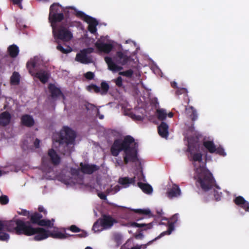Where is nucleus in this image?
Listing matches in <instances>:
<instances>
[{
    "instance_id": "nucleus-46",
    "label": "nucleus",
    "mask_w": 249,
    "mask_h": 249,
    "mask_svg": "<svg viewBox=\"0 0 249 249\" xmlns=\"http://www.w3.org/2000/svg\"><path fill=\"white\" fill-rule=\"evenodd\" d=\"M215 153L223 157L226 155V153L225 152L224 148L220 146L217 148L216 147Z\"/></svg>"
},
{
    "instance_id": "nucleus-39",
    "label": "nucleus",
    "mask_w": 249,
    "mask_h": 249,
    "mask_svg": "<svg viewBox=\"0 0 249 249\" xmlns=\"http://www.w3.org/2000/svg\"><path fill=\"white\" fill-rule=\"evenodd\" d=\"M135 213L140 214L148 215L149 217L153 216L151 214V211L149 209H134L133 210Z\"/></svg>"
},
{
    "instance_id": "nucleus-40",
    "label": "nucleus",
    "mask_w": 249,
    "mask_h": 249,
    "mask_svg": "<svg viewBox=\"0 0 249 249\" xmlns=\"http://www.w3.org/2000/svg\"><path fill=\"white\" fill-rule=\"evenodd\" d=\"M104 229L99 219L94 223L92 226V230L95 232L101 231Z\"/></svg>"
},
{
    "instance_id": "nucleus-18",
    "label": "nucleus",
    "mask_w": 249,
    "mask_h": 249,
    "mask_svg": "<svg viewBox=\"0 0 249 249\" xmlns=\"http://www.w3.org/2000/svg\"><path fill=\"white\" fill-rule=\"evenodd\" d=\"M33 76L37 78L42 83L45 84L48 81L50 74L46 71L40 70L35 73Z\"/></svg>"
},
{
    "instance_id": "nucleus-44",
    "label": "nucleus",
    "mask_w": 249,
    "mask_h": 249,
    "mask_svg": "<svg viewBox=\"0 0 249 249\" xmlns=\"http://www.w3.org/2000/svg\"><path fill=\"white\" fill-rule=\"evenodd\" d=\"M119 74L120 75L126 76L128 78H130L132 76L133 74V70L130 69L125 71H120L119 72Z\"/></svg>"
},
{
    "instance_id": "nucleus-22",
    "label": "nucleus",
    "mask_w": 249,
    "mask_h": 249,
    "mask_svg": "<svg viewBox=\"0 0 249 249\" xmlns=\"http://www.w3.org/2000/svg\"><path fill=\"white\" fill-rule=\"evenodd\" d=\"M75 60L82 64H88L91 62L90 58L82 50L76 54Z\"/></svg>"
},
{
    "instance_id": "nucleus-6",
    "label": "nucleus",
    "mask_w": 249,
    "mask_h": 249,
    "mask_svg": "<svg viewBox=\"0 0 249 249\" xmlns=\"http://www.w3.org/2000/svg\"><path fill=\"white\" fill-rule=\"evenodd\" d=\"M64 18L62 7L58 3H54L50 7L49 21L51 24L62 21Z\"/></svg>"
},
{
    "instance_id": "nucleus-17",
    "label": "nucleus",
    "mask_w": 249,
    "mask_h": 249,
    "mask_svg": "<svg viewBox=\"0 0 249 249\" xmlns=\"http://www.w3.org/2000/svg\"><path fill=\"white\" fill-rule=\"evenodd\" d=\"M233 201L236 205L242 208L246 212H249V202L246 201L243 196L236 197Z\"/></svg>"
},
{
    "instance_id": "nucleus-19",
    "label": "nucleus",
    "mask_w": 249,
    "mask_h": 249,
    "mask_svg": "<svg viewBox=\"0 0 249 249\" xmlns=\"http://www.w3.org/2000/svg\"><path fill=\"white\" fill-rule=\"evenodd\" d=\"M105 61L107 64L108 69L112 71H118L123 69L122 67L119 66L115 64L110 57H105Z\"/></svg>"
},
{
    "instance_id": "nucleus-13",
    "label": "nucleus",
    "mask_w": 249,
    "mask_h": 249,
    "mask_svg": "<svg viewBox=\"0 0 249 249\" xmlns=\"http://www.w3.org/2000/svg\"><path fill=\"white\" fill-rule=\"evenodd\" d=\"M80 171L84 174L91 175L99 169V167L95 164H89L81 162Z\"/></svg>"
},
{
    "instance_id": "nucleus-38",
    "label": "nucleus",
    "mask_w": 249,
    "mask_h": 249,
    "mask_svg": "<svg viewBox=\"0 0 249 249\" xmlns=\"http://www.w3.org/2000/svg\"><path fill=\"white\" fill-rule=\"evenodd\" d=\"M109 89V85L105 81H103L101 83L100 94L102 95H106Z\"/></svg>"
},
{
    "instance_id": "nucleus-16",
    "label": "nucleus",
    "mask_w": 249,
    "mask_h": 249,
    "mask_svg": "<svg viewBox=\"0 0 249 249\" xmlns=\"http://www.w3.org/2000/svg\"><path fill=\"white\" fill-rule=\"evenodd\" d=\"M181 191L179 186L176 184H173L172 188L169 189L166 193L167 196L170 199L177 197L180 195Z\"/></svg>"
},
{
    "instance_id": "nucleus-7",
    "label": "nucleus",
    "mask_w": 249,
    "mask_h": 249,
    "mask_svg": "<svg viewBox=\"0 0 249 249\" xmlns=\"http://www.w3.org/2000/svg\"><path fill=\"white\" fill-rule=\"evenodd\" d=\"M132 144H133L132 146L129 145L124 151V161L125 164L129 162H136L139 161L138 143L134 141Z\"/></svg>"
},
{
    "instance_id": "nucleus-55",
    "label": "nucleus",
    "mask_w": 249,
    "mask_h": 249,
    "mask_svg": "<svg viewBox=\"0 0 249 249\" xmlns=\"http://www.w3.org/2000/svg\"><path fill=\"white\" fill-rule=\"evenodd\" d=\"M132 118L134 120L142 121L143 120V117L141 115L133 114L132 115Z\"/></svg>"
},
{
    "instance_id": "nucleus-61",
    "label": "nucleus",
    "mask_w": 249,
    "mask_h": 249,
    "mask_svg": "<svg viewBox=\"0 0 249 249\" xmlns=\"http://www.w3.org/2000/svg\"><path fill=\"white\" fill-rule=\"evenodd\" d=\"M18 213L19 214L24 216H28L29 214V212L26 210H22L21 212H18Z\"/></svg>"
},
{
    "instance_id": "nucleus-4",
    "label": "nucleus",
    "mask_w": 249,
    "mask_h": 249,
    "mask_svg": "<svg viewBox=\"0 0 249 249\" xmlns=\"http://www.w3.org/2000/svg\"><path fill=\"white\" fill-rule=\"evenodd\" d=\"M134 142V139L130 135L126 136L123 140L117 139L114 140L110 147V152L113 156L117 157L122 151H124L129 145Z\"/></svg>"
},
{
    "instance_id": "nucleus-63",
    "label": "nucleus",
    "mask_w": 249,
    "mask_h": 249,
    "mask_svg": "<svg viewBox=\"0 0 249 249\" xmlns=\"http://www.w3.org/2000/svg\"><path fill=\"white\" fill-rule=\"evenodd\" d=\"M98 196L102 199L105 200L107 199V196L103 193L98 194Z\"/></svg>"
},
{
    "instance_id": "nucleus-24",
    "label": "nucleus",
    "mask_w": 249,
    "mask_h": 249,
    "mask_svg": "<svg viewBox=\"0 0 249 249\" xmlns=\"http://www.w3.org/2000/svg\"><path fill=\"white\" fill-rule=\"evenodd\" d=\"M21 122L23 125L27 127H32L35 124L33 117L28 114L22 116L21 118Z\"/></svg>"
},
{
    "instance_id": "nucleus-14",
    "label": "nucleus",
    "mask_w": 249,
    "mask_h": 249,
    "mask_svg": "<svg viewBox=\"0 0 249 249\" xmlns=\"http://www.w3.org/2000/svg\"><path fill=\"white\" fill-rule=\"evenodd\" d=\"M95 46L99 52L106 53H108L113 48L112 44L102 42L100 40L96 41L95 43Z\"/></svg>"
},
{
    "instance_id": "nucleus-33",
    "label": "nucleus",
    "mask_w": 249,
    "mask_h": 249,
    "mask_svg": "<svg viewBox=\"0 0 249 249\" xmlns=\"http://www.w3.org/2000/svg\"><path fill=\"white\" fill-rule=\"evenodd\" d=\"M43 217L42 214L41 213L35 212L30 215V222L33 224H37L39 223L40 220Z\"/></svg>"
},
{
    "instance_id": "nucleus-8",
    "label": "nucleus",
    "mask_w": 249,
    "mask_h": 249,
    "mask_svg": "<svg viewBox=\"0 0 249 249\" xmlns=\"http://www.w3.org/2000/svg\"><path fill=\"white\" fill-rule=\"evenodd\" d=\"M61 161L60 156L57 154L56 152L53 149L48 150L47 156H43L42 158V165L43 167L46 166L49 167V170L51 169L49 166L50 163L53 165H58Z\"/></svg>"
},
{
    "instance_id": "nucleus-30",
    "label": "nucleus",
    "mask_w": 249,
    "mask_h": 249,
    "mask_svg": "<svg viewBox=\"0 0 249 249\" xmlns=\"http://www.w3.org/2000/svg\"><path fill=\"white\" fill-rule=\"evenodd\" d=\"M203 145L210 153H215L216 146L213 141H204L203 143Z\"/></svg>"
},
{
    "instance_id": "nucleus-11",
    "label": "nucleus",
    "mask_w": 249,
    "mask_h": 249,
    "mask_svg": "<svg viewBox=\"0 0 249 249\" xmlns=\"http://www.w3.org/2000/svg\"><path fill=\"white\" fill-rule=\"evenodd\" d=\"M178 220V214L176 213L173 215L172 217L170 219V221L167 220V228L168 229L166 231H163L161 232L160 235H159L158 237L155 238L153 240L150 241L148 244H149L150 243H152L153 241L156 240L157 239H158L160 238V237L163 236L165 235L166 234H170L172 232V231L174 230V224L177 222Z\"/></svg>"
},
{
    "instance_id": "nucleus-57",
    "label": "nucleus",
    "mask_w": 249,
    "mask_h": 249,
    "mask_svg": "<svg viewBox=\"0 0 249 249\" xmlns=\"http://www.w3.org/2000/svg\"><path fill=\"white\" fill-rule=\"evenodd\" d=\"M85 106L87 110L92 109L95 107V106L89 103H86L85 105Z\"/></svg>"
},
{
    "instance_id": "nucleus-25",
    "label": "nucleus",
    "mask_w": 249,
    "mask_h": 249,
    "mask_svg": "<svg viewBox=\"0 0 249 249\" xmlns=\"http://www.w3.org/2000/svg\"><path fill=\"white\" fill-rule=\"evenodd\" d=\"M86 22L89 24L88 30L91 34H95L97 32L96 26L98 24V21L91 17Z\"/></svg>"
},
{
    "instance_id": "nucleus-53",
    "label": "nucleus",
    "mask_w": 249,
    "mask_h": 249,
    "mask_svg": "<svg viewBox=\"0 0 249 249\" xmlns=\"http://www.w3.org/2000/svg\"><path fill=\"white\" fill-rule=\"evenodd\" d=\"M80 171V168L79 169L76 168H71V173L73 176H78L79 174V172Z\"/></svg>"
},
{
    "instance_id": "nucleus-27",
    "label": "nucleus",
    "mask_w": 249,
    "mask_h": 249,
    "mask_svg": "<svg viewBox=\"0 0 249 249\" xmlns=\"http://www.w3.org/2000/svg\"><path fill=\"white\" fill-rule=\"evenodd\" d=\"M49 237H51L55 239H65L69 237H70L71 235L66 233H62L60 231H50L49 233Z\"/></svg>"
},
{
    "instance_id": "nucleus-49",
    "label": "nucleus",
    "mask_w": 249,
    "mask_h": 249,
    "mask_svg": "<svg viewBox=\"0 0 249 249\" xmlns=\"http://www.w3.org/2000/svg\"><path fill=\"white\" fill-rule=\"evenodd\" d=\"M213 196L216 201H219L222 196V193L219 192L217 190H214Z\"/></svg>"
},
{
    "instance_id": "nucleus-45",
    "label": "nucleus",
    "mask_w": 249,
    "mask_h": 249,
    "mask_svg": "<svg viewBox=\"0 0 249 249\" xmlns=\"http://www.w3.org/2000/svg\"><path fill=\"white\" fill-rule=\"evenodd\" d=\"M188 91L186 88H178L176 91V94L177 95L184 94L187 96Z\"/></svg>"
},
{
    "instance_id": "nucleus-26",
    "label": "nucleus",
    "mask_w": 249,
    "mask_h": 249,
    "mask_svg": "<svg viewBox=\"0 0 249 249\" xmlns=\"http://www.w3.org/2000/svg\"><path fill=\"white\" fill-rule=\"evenodd\" d=\"M185 111L186 114L192 121H195L197 119L196 110L193 107H186Z\"/></svg>"
},
{
    "instance_id": "nucleus-37",
    "label": "nucleus",
    "mask_w": 249,
    "mask_h": 249,
    "mask_svg": "<svg viewBox=\"0 0 249 249\" xmlns=\"http://www.w3.org/2000/svg\"><path fill=\"white\" fill-rule=\"evenodd\" d=\"M54 221V220L53 219H52L51 220L41 219L37 225L40 226H46L51 228L53 225V224L52 223V221L53 222Z\"/></svg>"
},
{
    "instance_id": "nucleus-9",
    "label": "nucleus",
    "mask_w": 249,
    "mask_h": 249,
    "mask_svg": "<svg viewBox=\"0 0 249 249\" xmlns=\"http://www.w3.org/2000/svg\"><path fill=\"white\" fill-rule=\"evenodd\" d=\"M21 219H16L10 221L0 220V231L4 230L18 235V225L21 223Z\"/></svg>"
},
{
    "instance_id": "nucleus-59",
    "label": "nucleus",
    "mask_w": 249,
    "mask_h": 249,
    "mask_svg": "<svg viewBox=\"0 0 249 249\" xmlns=\"http://www.w3.org/2000/svg\"><path fill=\"white\" fill-rule=\"evenodd\" d=\"M81 233L80 234H77L76 235L77 236L80 237V238L86 237L87 236L88 234L86 231H85L84 230H81Z\"/></svg>"
},
{
    "instance_id": "nucleus-64",
    "label": "nucleus",
    "mask_w": 249,
    "mask_h": 249,
    "mask_svg": "<svg viewBox=\"0 0 249 249\" xmlns=\"http://www.w3.org/2000/svg\"><path fill=\"white\" fill-rule=\"evenodd\" d=\"M143 234L141 232H140L139 233L135 235V237L136 239H142L143 237Z\"/></svg>"
},
{
    "instance_id": "nucleus-21",
    "label": "nucleus",
    "mask_w": 249,
    "mask_h": 249,
    "mask_svg": "<svg viewBox=\"0 0 249 249\" xmlns=\"http://www.w3.org/2000/svg\"><path fill=\"white\" fill-rule=\"evenodd\" d=\"M11 119V115L7 111L2 112L0 114V125L5 126L8 125Z\"/></svg>"
},
{
    "instance_id": "nucleus-34",
    "label": "nucleus",
    "mask_w": 249,
    "mask_h": 249,
    "mask_svg": "<svg viewBox=\"0 0 249 249\" xmlns=\"http://www.w3.org/2000/svg\"><path fill=\"white\" fill-rule=\"evenodd\" d=\"M20 81V75L18 72L14 71L11 78L10 82L12 85H18L19 84Z\"/></svg>"
},
{
    "instance_id": "nucleus-36",
    "label": "nucleus",
    "mask_w": 249,
    "mask_h": 249,
    "mask_svg": "<svg viewBox=\"0 0 249 249\" xmlns=\"http://www.w3.org/2000/svg\"><path fill=\"white\" fill-rule=\"evenodd\" d=\"M36 66V62L35 60H31L27 62L26 64L27 68L29 72L33 76L35 73L34 72V69Z\"/></svg>"
},
{
    "instance_id": "nucleus-48",
    "label": "nucleus",
    "mask_w": 249,
    "mask_h": 249,
    "mask_svg": "<svg viewBox=\"0 0 249 249\" xmlns=\"http://www.w3.org/2000/svg\"><path fill=\"white\" fill-rule=\"evenodd\" d=\"M9 202V198L6 195H2L0 196V203L2 205L7 204Z\"/></svg>"
},
{
    "instance_id": "nucleus-1",
    "label": "nucleus",
    "mask_w": 249,
    "mask_h": 249,
    "mask_svg": "<svg viewBox=\"0 0 249 249\" xmlns=\"http://www.w3.org/2000/svg\"><path fill=\"white\" fill-rule=\"evenodd\" d=\"M76 138L75 132L68 126H64L60 132L58 142L60 153L70 156L73 150V145Z\"/></svg>"
},
{
    "instance_id": "nucleus-41",
    "label": "nucleus",
    "mask_w": 249,
    "mask_h": 249,
    "mask_svg": "<svg viewBox=\"0 0 249 249\" xmlns=\"http://www.w3.org/2000/svg\"><path fill=\"white\" fill-rule=\"evenodd\" d=\"M158 118L160 121H163L167 117V113L163 109H158L157 111Z\"/></svg>"
},
{
    "instance_id": "nucleus-15",
    "label": "nucleus",
    "mask_w": 249,
    "mask_h": 249,
    "mask_svg": "<svg viewBox=\"0 0 249 249\" xmlns=\"http://www.w3.org/2000/svg\"><path fill=\"white\" fill-rule=\"evenodd\" d=\"M48 89L52 98H56L60 96H62L63 98L65 97L60 89L56 87L54 84H50Z\"/></svg>"
},
{
    "instance_id": "nucleus-5",
    "label": "nucleus",
    "mask_w": 249,
    "mask_h": 249,
    "mask_svg": "<svg viewBox=\"0 0 249 249\" xmlns=\"http://www.w3.org/2000/svg\"><path fill=\"white\" fill-rule=\"evenodd\" d=\"M197 182L199 183L201 189L207 191L212 188L213 186L220 190L219 186L215 185V181L211 173L204 171L200 173L198 176Z\"/></svg>"
},
{
    "instance_id": "nucleus-3",
    "label": "nucleus",
    "mask_w": 249,
    "mask_h": 249,
    "mask_svg": "<svg viewBox=\"0 0 249 249\" xmlns=\"http://www.w3.org/2000/svg\"><path fill=\"white\" fill-rule=\"evenodd\" d=\"M56 24H51L54 38L64 42L70 41L73 37L72 33L70 29L63 24L58 26Z\"/></svg>"
},
{
    "instance_id": "nucleus-56",
    "label": "nucleus",
    "mask_w": 249,
    "mask_h": 249,
    "mask_svg": "<svg viewBox=\"0 0 249 249\" xmlns=\"http://www.w3.org/2000/svg\"><path fill=\"white\" fill-rule=\"evenodd\" d=\"M124 162L121 158L117 159L115 162L116 166H123L124 165Z\"/></svg>"
},
{
    "instance_id": "nucleus-32",
    "label": "nucleus",
    "mask_w": 249,
    "mask_h": 249,
    "mask_svg": "<svg viewBox=\"0 0 249 249\" xmlns=\"http://www.w3.org/2000/svg\"><path fill=\"white\" fill-rule=\"evenodd\" d=\"M131 226L133 227H139L143 228V230H146L148 229H151L153 227V222H150L149 223H138L136 222H133L131 223Z\"/></svg>"
},
{
    "instance_id": "nucleus-51",
    "label": "nucleus",
    "mask_w": 249,
    "mask_h": 249,
    "mask_svg": "<svg viewBox=\"0 0 249 249\" xmlns=\"http://www.w3.org/2000/svg\"><path fill=\"white\" fill-rule=\"evenodd\" d=\"M69 229L73 232H78L81 231V230L80 228L77 227L75 225H72L71 226Z\"/></svg>"
},
{
    "instance_id": "nucleus-58",
    "label": "nucleus",
    "mask_w": 249,
    "mask_h": 249,
    "mask_svg": "<svg viewBox=\"0 0 249 249\" xmlns=\"http://www.w3.org/2000/svg\"><path fill=\"white\" fill-rule=\"evenodd\" d=\"M129 243H130L129 242H126L125 244L121 247L120 249H131L132 247L129 246Z\"/></svg>"
},
{
    "instance_id": "nucleus-52",
    "label": "nucleus",
    "mask_w": 249,
    "mask_h": 249,
    "mask_svg": "<svg viewBox=\"0 0 249 249\" xmlns=\"http://www.w3.org/2000/svg\"><path fill=\"white\" fill-rule=\"evenodd\" d=\"M84 76L86 79L88 80H91L93 79L94 77V74L92 72L88 71L85 74Z\"/></svg>"
},
{
    "instance_id": "nucleus-43",
    "label": "nucleus",
    "mask_w": 249,
    "mask_h": 249,
    "mask_svg": "<svg viewBox=\"0 0 249 249\" xmlns=\"http://www.w3.org/2000/svg\"><path fill=\"white\" fill-rule=\"evenodd\" d=\"M87 89L89 91H91L94 90L96 93H100V88L94 84H90L87 87Z\"/></svg>"
},
{
    "instance_id": "nucleus-28",
    "label": "nucleus",
    "mask_w": 249,
    "mask_h": 249,
    "mask_svg": "<svg viewBox=\"0 0 249 249\" xmlns=\"http://www.w3.org/2000/svg\"><path fill=\"white\" fill-rule=\"evenodd\" d=\"M135 178H129L128 177L120 178L118 182L124 187H128L130 184H134L135 181Z\"/></svg>"
},
{
    "instance_id": "nucleus-42",
    "label": "nucleus",
    "mask_w": 249,
    "mask_h": 249,
    "mask_svg": "<svg viewBox=\"0 0 249 249\" xmlns=\"http://www.w3.org/2000/svg\"><path fill=\"white\" fill-rule=\"evenodd\" d=\"M56 48L58 50H59V51H60L61 52H62V53H65V54L69 53L71 52L72 51V49L70 47L68 46L67 49H65L60 44H58Z\"/></svg>"
},
{
    "instance_id": "nucleus-2",
    "label": "nucleus",
    "mask_w": 249,
    "mask_h": 249,
    "mask_svg": "<svg viewBox=\"0 0 249 249\" xmlns=\"http://www.w3.org/2000/svg\"><path fill=\"white\" fill-rule=\"evenodd\" d=\"M18 235H24L26 236H32L35 235L34 240L35 241H41L49 237L50 231L43 228H34L29 221H25L22 219L21 223L18 225Z\"/></svg>"
},
{
    "instance_id": "nucleus-50",
    "label": "nucleus",
    "mask_w": 249,
    "mask_h": 249,
    "mask_svg": "<svg viewBox=\"0 0 249 249\" xmlns=\"http://www.w3.org/2000/svg\"><path fill=\"white\" fill-rule=\"evenodd\" d=\"M114 82L118 87H121L123 85V80L121 76H119L114 79Z\"/></svg>"
},
{
    "instance_id": "nucleus-29",
    "label": "nucleus",
    "mask_w": 249,
    "mask_h": 249,
    "mask_svg": "<svg viewBox=\"0 0 249 249\" xmlns=\"http://www.w3.org/2000/svg\"><path fill=\"white\" fill-rule=\"evenodd\" d=\"M19 51L18 47L15 44L11 45L8 48L9 55L12 58L17 57L19 53Z\"/></svg>"
},
{
    "instance_id": "nucleus-20",
    "label": "nucleus",
    "mask_w": 249,
    "mask_h": 249,
    "mask_svg": "<svg viewBox=\"0 0 249 249\" xmlns=\"http://www.w3.org/2000/svg\"><path fill=\"white\" fill-rule=\"evenodd\" d=\"M168 129V125L166 123L162 122L158 127L159 134L162 138H167L169 135Z\"/></svg>"
},
{
    "instance_id": "nucleus-47",
    "label": "nucleus",
    "mask_w": 249,
    "mask_h": 249,
    "mask_svg": "<svg viewBox=\"0 0 249 249\" xmlns=\"http://www.w3.org/2000/svg\"><path fill=\"white\" fill-rule=\"evenodd\" d=\"M9 239V235L5 232L0 231V241H7Z\"/></svg>"
},
{
    "instance_id": "nucleus-31",
    "label": "nucleus",
    "mask_w": 249,
    "mask_h": 249,
    "mask_svg": "<svg viewBox=\"0 0 249 249\" xmlns=\"http://www.w3.org/2000/svg\"><path fill=\"white\" fill-rule=\"evenodd\" d=\"M138 186L146 194H150L153 191L152 186L148 184L139 182L138 183Z\"/></svg>"
},
{
    "instance_id": "nucleus-54",
    "label": "nucleus",
    "mask_w": 249,
    "mask_h": 249,
    "mask_svg": "<svg viewBox=\"0 0 249 249\" xmlns=\"http://www.w3.org/2000/svg\"><path fill=\"white\" fill-rule=\"evenodd\" d=\"M94 51V48L89 47L82 50V51L85 53L87 55L92 53Z\"/></svg>"
},
{
    "instance_id": "nucleus-60",
    "label": "nucleus",
    "mask_w": 249,
    "mask_h": 249,
    "mask_svg": "<svg viewBox=\"0 0 249 249\" xmlns=\"http://www.w3.org/2000/svg\"><path fill=\"white\" fill-rule=\"evenodd\" d=\"M38 210L40 213H43L44 215H46L47 214V211L44 209L43 206H40L38 208Z\"/></svg>"
},
{
    "instance_id": "nucleus-23",
    "label": "nucleus",
    "mask_w": 249,
    "mask_h": 249,
    "mask_svg": "<svg viewBox=\"0 0 249 249\" xmlns=\"http://www.w3.org/2000/svg\"><path fill=\"white\" fill-rule=\"evenodd\" d=\"M116 56L118 58L117 62L122 65H126L130 60V56L120 51L116 53Z\"/></svg>"
},
{
    "instance_id": "nucleus-12",
    "label": "nucleus",
    "mask_w": 249,
    "mask_h": 249,
    "mask_svg": "<svg viewBox=\"0 0 249 249\" xmlns=\"http://www.w3.org/2000/svg\"><path fill=\"white\" fill-rule=\"evenodd\" d=\"M102 227L104 229H108L112 227L114 223H117V220L111 215L104 214L99 218Z\"/></svg>"
},
{
    "instance_id": "nucleus-35",
    "label": "nucleus",
    "mask_w": 249,
    "mask_h": 249,
    "mask_svg": "<svg viewBox=\"0 0 249 249\" xmlns=\"http://www.w3.org/2000/svg\"><path fill=\"white\" fill-rule=\"evenodd\" d=\"M71 9L75 10V16L78 18H80L85 22H86L91 17L90 16L86 15L82 11H76V9L74 7H71Z\"/></svg>"
},
{
    "instance_id": "nucleus-10",
    "label": "nucleus",
    "mask_w": 249,
    "mask_h": 249,
    "mask_svg": "<svg viewBox=\"0 0 249 249\" xmlns=\"http://www.w3.org/2000/svg\"><path fill=\"white\" fill-rule=\"evenodd\" d=\"M186 138L188 142L187 151L192 155V160L201 162L202 160V154L201 153H193L197 143L198 139L192 136L187 137Z\"/></svg>"
},
{
    "instance_id": "nucleus-62",
    "label": "nucleus",
    "mask_w": 249,
    "mask_h": 249,
    "mask_svg": "<svg viewBox=\"0 0 249 249\" xmlns=\"http://www.w3.org/2000/svg\"><path fill=\"white\" fill-rule=\"evenodd\" d=\"M39 144H40V140L36 138L34 142V146L36 148H38L39 147Z\"/></svg>"
}]
</instances>
